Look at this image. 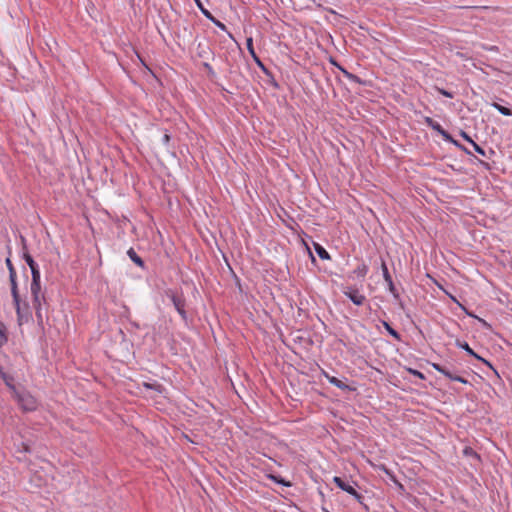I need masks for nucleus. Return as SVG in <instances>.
I'll return each instance as SVG.
<instances>
[{
  "label": "nucleus",
  "instance_id": "nucleus-10",
  "mask_svg": "<svg viewBox=\"0 0 512 512\" xmlns=\"http://www.w3.org/2000/svg\"><path fill=\"white\" fill-rule=\"evenodd\" d=\"M431 129L439 133L444 140L452 141V136L445 129H443V127L438 122L435 121L431 126Z\"/></svg>",
  "mask_w": 512,
  "mask_h": 512
},
{
  "label": "nucleus",
  "instance_id": "nucleus-32",
  "mask_svg": "<svg viewBox=\"0 0 512 512\" xmlns=\"http://www.w3.org/2000/svg\"><path fill=\"white\" fill-rule=\"evenodd\" d=\"M198 48H199L198 55L200 57H205L206 54L209 52V48L208 47L205 49V48H202L201 45H199Z\"/></svg>",
  "mask_w": 512,
  "mask_h": 512
},
{
  "label": "nucleus",
  "instance_id": "nucleus-45",
  "mask_svg": "<svg viewBox=\"0 0 512 512\" xmlns=\"http://www.w3.org/2000/svg\"><path fill=\"white\" fill-rule=\"evenodd\" d=\"M480 163H481L482 165L488 166V164H487V163H485L484 161H480Z\"/></svg>",
  "mask_w": 512,
  "mask_h": 512
},
{
  "label": "nucleus",
  "instance_id": "nucleus-22",
  "mask_svg": "<svg viewBox=\"0 0 512 512\" xmlns=\"http://www.w3.org/2000/svg\"><path fill=\"white\" fill-rule=\"evenodd\" d=\"M246 46H247V49H248L250 55L253 58H256V53H255V50H254V47H253V39H252V37L247 38Z\"/></svg>",
  "mask_w": 512,
  "mask_h": 512
},
{
  "label": "nucleus",
  "instance_id": "nucleus-24",
  "mask_svg": "<svg viewBox=\"0 0 512 512\" xmlns=\"http://www.w3.org/2000/svg\"><path fill=\"white\" fill-rule=\"evenodd\" d=\"M0 374H1V377L4 380L5 384L7 386H9L10 388H13L14 387L13 384H12V382L14 380L13 377L7 375L6 373H4L2 371H0Z\"/></svg>",
  "mask_w": 512,
  "mask_h": 512
},
{
  "label": "nucleus",
  "instance_id": "nucleus-8",
  "mask_svg": "<svg viewBox=\"0 0 512 512\" xmlns=\"http://www.w3.org/2000/svg\"><path fill=\"white\" fill-rule=\"evenodd\" d=\"M325 377H326V379L328 380V382L330 384L336 386L337 388H339L341 390H344V391H346V390L347 391L353 390L349 385L345 384L343 381H341L337 377L330 376L327 373H325Z\"/></svg>",
  "mask_w": 512,
  "mask_h": 512
},
{
  "label": "nucleus",
  "instance_id": "nucleus-29",
  "mask_svg": "<svg viewBox=\"0 0 512 512\" xmlns=\"http://www.w3.org/2000/svg\"><path fill=\"white\" fill-rule=\"evenodd\" d=\"M35 315L37 318V322L42 323L43 322L42 307L35 308Z\"/></svg>",
  "mask_w": 512,
  "mask_h": 512
},
{
  "label": "nucleus",
  "instance_id": "nucleus-6",
  "mask_svg": "<svg viewBox=\"0 0 512 512\" xmlns=\"http://www.w3.org/2000/svg\"><path fill=\"white\" fill-rule=\"evenodd\" d=\"M456 346L458 348H461V349L465 350L470 356H473L474 358H476V359L480 360L481 362H483L489 368L493 369L491 363L488 360H486V359L482 358L481 356H479L477 353H475L474 350L468 345L467 342H464V341H461V340L458 339V340H456Z\"/></svg>",
  "mask_w": 512,
  "mask_h": 512
},
{
  "label": "nucleus",
  "instance_id": "nucleus-20",
  "mask_svg": "<svg viewBox=\"0 0 512 512\" xmlns=\"http://www.w3.org/2000/svg\"><path fill=\"white\" fill-rule=\"evenodd\" d=\"M41 292V284L40 282L31 281V294L32 298H36V295H39Z\"/></svg>",
  "mask_w": 512,
  "mask_h": 512
},
{
  "label": "nucleus",
  "instance_id": "nucleus-14",
  "mask_svg": "<svg viewBox=\"0 0 512 512\" xmlns=\"http://www.w3.org/2000/svg\"><path fill=\"white\" fill-rule=\"evenodd\" d=\"M493 108H495L499 113H501L504 116H511L512 115V109L505 107L503 105H500L497 102H493L491 104Z\"/></svg>",
  "mask_w": 512,
  "mask_h": 512
},
{
  "label": "nucleus",
  "instance_id": "nucleus-31",
  "mask_svg": "<svg viewBox=\"0 0 512 512\" xmlns=\"http://www.w3.org/2000/svg\"><path fill=\"white\" fill-rule=\"evenodd\" d=\"M348 79H349L350 81L355 82V83H358V84H362V83H363V82H362V80H361L357 75H355V74H353V73L349 76V78H348Z\"/></svg>",
  "mask_w": 512,
  "mask_h": 512
},
{
  "label": "nucleus",
  "instance_id": "nucleus-2",
  "mask_svg": "<svg viewBox=\"0 0 512 512\" xmlns=\"http://www.w3.org/2000/svg\"><path fill=\"white\" fill-rule=\"evenodd\" d=\"M170 299H171L175 309L177 310V312L181 316V318L184 321H187V313H186V310H185L186 301H185V298L183 297V295L182 294L172 293L170 295Z\"/></svg>",
  "mask_w": 512,
  "mask_h": 512
},
{
  "label": "nucleus",
  "instance_id": "nucleus-13",
  "mask_svg": "<svg viewBox=\"0 0 512 512\" xmlns=\"http://www.w3.org/2000/svg\"><path fill=\"white\" fill-rule=\"evenodd\" d=\"M314 249H315V252L317 253V255L322 260H329L330 259L329 253L327 252V250L322 245H320L318 243H314Z\"/></svg>",
  "mask_w": 512,
  "mask_h": 512
},
{
  "label": "nucleus",
  "instance_id": "nucleus-41",
  "mask_svg": "<svg viewBox=\"0 0 512 512\" xmlns=\"http://www.w3.org/2000/svg\"><path fill=\"white\" fill-rule=\"evenodd\" d=\"M410 371H411V373H412L413 375H415V376H417V377H419V378H421V379H424V375H423V373H421L420 371H417V370H410Z\"/></svg>",
  "mask_w": 512,
  "mask_h": 512
},
{
  "label": "nucleus",
  "instance_id": "nucleus-1",
  "mask_svg": "<svg viewBox=\"0 0 512 512\" xmlns=\"http://www.w3.org/2000/svg\"><path fill=\"white\" fill-rule=\"evenodd\" d=\"M333 482L336 484V486L338 488H340L341 490L347 492L348 494L352 495L355 499H357L359 502H361V499L363 498V496L361 494H359L356 489L349 484L348 481L344 480L343 478L341 477H338V476H335L333 478Z\"/></svg>",
  "mask_w": 512,
  "mask_h": 512
},
{
  "label": "nucleus",
  "instance_id": "nucleus-42",
  "mask_svg": "<svg viewBox=\"0 0 512 512\" xmlns=\"http://www.w3.org/2000/svg\"><path fill=\"white\" fill-rule=\"evenodd\" d=\"M459 149H461L462 151H464L466 154H471V152L462 144H460V147Z\"/></svg>",
  "mask_w": 512,
  "mask_h": 512
},
{
  "label": "nucleus",
  "instance_id": "nucleus-26",
  "mask_svg": "<svg viewBox=\"0 0 512 512\" xmlns=\"http://www.w3.org/2000/svg\"><path fill=\"white\" fill-rule=\"evenodd\" d=\"M41 298L44 299V296H41L40 294L36 295V298H32L34 309L41 307Z\"/></svg>",
  "mask_w": 512,
  "mask_h": 512
},
{
  "label": "nucleus",
  "instance_id": "nucleus-19",
  "mask_svg": "<svg viewBox=\"0 0 512 512\" xmlns=\"http://www.w3.org/2000/svg\"><path fill=\"white\" fill-rule=\"evenodd\" d=\"M383 326L385 327V329L387 330V332L392 336L394 337L396 340H400L401 339V336L399 334V332H397L395 329H393L391 327V325L386 322V321H383Z\"/></svg>",
  "mask_w": 512,
  "mask_h": 512
},
{
  "label": "nucleus",
  "instance_id": "nucleus-36",
  "mask_svg": "<svg viewBox=\"0 0 512 512\" xmlns=\"http://www.w3.org/2000/svg\"><path fill=\"white\" fill-rule=\"evenodd\" d=\"M255 60V62L257 63V65L264 71V72H267V69L266 67L264 66V64L261 62V60L259 59V57L256 55V58H253Z\"/></svg>",
  "mask_w": 512,
  "mask_h": 512
},
{
  "label": "nucleus",
  "instance_id": "nucleus-25",
  "mask_svg": "<svg viewBox=\"0 0 512 512\" xmlns=\"http://www.w3.org/2000/svg\"><path fill=\"white\" fill-rule=\"evenodd\" d=\"M31 275H32V281L40 282V270H39V267L33 268V270H31Z\"/></svg>",
  "mask_w": 512,
  "mask_h": 512
},
{
  "label": "nucleus",
  "instance_id": "nucleus-3",
  "mask_svg": "<svg viewBox=\"0 0 512 512\" xmlns=\"http://www.w3.org/2000/svg\"><path fill=\"white\" fill-rule=\"evenodd\" d=\"M381 269H382V273H383V278L385 280V282L387 283L388 285V289L389 291L392 293L393 297L398 300L400 298L399 296V293L393 283V280H392V277L389 273V270H388V267L385 263L384 260H382V263H381Z\"/></svg>",
  "mask_w": 512,
  "mask_h": 512
},
{
  "label": "nucleus",
  "instance_id": "nucleus-46",
  "mask_svg": "<svg viewBox=\"0 0 512 512\" xmlns=\"http://www.w3.org/2000/svg\"><path fill=\"white\" fill-rule=\"evenodd\" d=\"M489 154H494V151L492 149L489 150Z\"/></svg>",
  "mask_w": 512,
  "mask_h": 512
},
{
  "label": "nucleus",
  "instance_id": "nucleus-12",
  "mask_svg": "<svg viewBox=\"0 0 512 512\" xmlns=\"http://www.w3.org/2000/svg\"><path fill=\"white\" fill-rule=\"evenodd\" d=\"M21 402L26 410L32 411L36 409V401L32 396L22 397Z\"/></svg>",
  "mask_w": 512,
  "mask_h": 512
},
{
  "label": "nucleus",
  "instance_id": "nucleus-40",
  "mask_svg": "<svg viewBox=\"0 0 512 512\" xmlns=\"http://www.w3.org/2000/svg\"><path fill=\"white\" fill-rule=\"evenodd\" d=\"M434 120L430 117H425V123L427 124L428 127L431 128V126L434 124Z\"/></svg>",
  "mask_w": 512,
  "mask_h": 512
},
{
  "label": "nucleus",
  "instance_id": "nucleus-23",
  "mask_svg": "<svg viewBox=\"0 0 512 512\" xmlns=\"http://www.w3.org/2000/svg\"><path fill=\"white\" fill-rule=\"evenodd\" d=\"M471 145L476 153L480 154L483 157L489 158L486 151L480 145H478L476 142H472Z\"/></svg>",
  "mask_w": 512,
  "mask_h": 512
},
{
  "label": "nucleus",
  "instance_id": "nucleus-38",
  "mask_svg": "<svg viewBox=\"0 0 512 512\" xmlns=\"http://www.w3.org/2000/svg\"><path fill=\"white\" fill-rule=\"evenodd\" d=\"M195 3L197 5V7L200 9V11L202 12V14L204 15V12L205 11H208L202 4V2L200 0H195Z\"/></svg>",
  "mask_w": 512,
  "mask_h": 512
},
{
  "label": "nucleus",
  "instance_id": "nucleus-27",
  "mask_svg": "<svg viewBox=\"0 0 512 512\" xmlns=\"http://www.w3.org/2000/svg\"><path fill=\"white\" fill-rule=\"evenodd\" d=\"M436 89H437V91H438L441 95H443V96H445V97H447V98H453V97H454L453 93H452V92H450V91H447V90H445V89H443V88H439V87H436Z\"/></svg>",
  "mask_w": 512,
  "mask_h": 512
},
{
  "label": "nucleus",
  "instance_id": "nucleus-9",
  "mask_svg": "<svg viewBox=\"0 0 512 512\" xmlns=\"http://www.w3.org/2000/svg\"><path fill=\"white\" fill-rule=\"evenodd\" d=\"M17 275L16 273H12L11 276H9L10 284H11V295L13 297V302L20 301V295L18 291V285H17Z\"/></svg>",
  "mask_w": 512,
  "mask_h": 512
},
{
  "label": "nucleus",
  "instance_id": "nucleus-18",
  "mask_svg": "<svg viewBox=\"0 0 512 512\" xmlns=\"http://www.w3.org/2000/svg\"><path fill=\"white\" fill-rule=\"evenodd\" d=\"M23 259L29 266L30 270H33V268L38 267V264L34 261L33 257L27 251L23 252Z\"/></svg>",
  "mask_w": 512,
  "mask_h": 512
},
{
  "label": "nucleus",
  "instance_id": "nucleus-35",
  "mask_svg": "<svg viewBox=\"0 0 512 512\" xmlns=\"http://www.w3.org/2000/svg\"><path fill=\"white\" fill-rule=\"evenodd\" d=\"M255 60V62L257 63V65L264 71V72H267V69L266 67L264 66V64L261 62V60L259 59V57L256 55V58H253Z\"/></svg>",
  "mask_w": 512,
  "mask_h": 512
},
{
  "label": "nucleus",
  "instance_id": "nucleus-43",
  "mask_svg": "<svg viewBox=\"0 0 512 512\" xmlns=\"http://www.w3.org/2000/svg\"><path fill=\"white\" fill-rule=\"evenodd\" d=\"M450 142H451L452 144H454L456 147H458V148L460 147V144H461V143H459L458 141L454 140L453 138H452V141H450Z\"/></svg>",
  "mask_w": 512,
  "mask_h": 512
},
{
  "label": "nucleus",
  "instance_id": "nucleus-30",
  "mask_svg": "<svg viewBox=\"0 0 512 512\" xmlns=\"http://www.w3.org/2000/svg\"><path fill=\"white\" fill-rule=\"evenodd\" d=\"M331 62H332V64H334L336 67H338L342 71V73L344 74V76L346 78H349V76L352 74L349 71H347L345 68H343L342 66L337 64V62H335L334 60H331Z\"/></svg>",
  "mask_w": 512,
  "mask_h": 512
},
{
  "label": "nucleus",
  "instance_id": "nucleus-5",
  "mask_svg": "<svg viewBox=\"0 0 512 512\" xmlns=\"http://www.w3.org/2000/svg\"><path fill=\"white\" fill-rule=\"evenodd\" d=\"M344 295L348 297L357 306H361L366 300V297L363 294H361L358 291V289L352 287H348L344 291Z\"/></svg>",
  "mask_w": 512,
  "mask_h": 512
},
{
  "label": "nucleus",
  "instance_id": "nucleus-21",
  "mask_svg": "<svg viewBox=\"0 0 512 512\" xmlns=\"http://www.w3.org/2000/svg\"><path fill=\"white\" fill-rule=\"evenodd\" d=\"M270 478L278 483V484H281L283 486H286V487H290L291 486V483L287 480H285L284 478L280 477V476H276V475H270Z\"/></svg>",
  "mask_w": 512,
  "mask_h": 512
},
{
  "label": "nucleus",
  "instance_id": "nucleus-17",
  "mask_svg": "<svg viewBox=\"0 0 512 512\" xmlns=\"http://www.w3.org/2000/svg\"><path fill=\"white\" fill-rule=\"evenodd\" d=\"M204 16L209 19L211 22H213L217 27H219L220 29L222 30H226V26L221 22L219 21L218 19H216L209 11H205L204 12Z\"/></svg>",
  "mask_w": 512,
  "mask_h": 512
},
{
  "label": "nucleus",
  "instance_id": "nucleus-47",
  "mask_svg": "<svg viewBox=\"0 0 512 512\" xmlns=\"http://www.w3.org/2000/svg\"><path fill=\"white\" fill-rule=\"evenodd\" d=\"M322 510H323V512H330V511H328V510H327L326 508H324V507L322 508Z\"/></svg>",
  "mask_w": 512,
  "mask_h": 512
},
{
  "label": "nucleus",
  "instance_id": "nucleus-37",
  "mask_svg": "<svg viewBox=\"0 0 512 512\" xmlns=\"http://www.w3.org/2000/svg\"><path fill=\"white\" fill-rule=\"evenodd\" d=\"M460 135H461V137H463V139H465V140H466V141H468L469 143H471V144H472V142H474V141L471 139V137H470V136H469L465 131L461 130Z\"/></svg>",
  "mask_w": 512,
  "mask_h": 512
},
{
  "label": "nucleus",
  "instance_id": "nucleus-11",
  "mask_svg": "<svg viewBox=\"0 0 512 512\" xmlns=\"http://www.w3.org/2000/svg\"><path fill=\"white\" fill-rule=\"evenodd\" d=\"M127 255L131 259L132 262H134L137 266L143 268L144 267V261L142 258L135 252L133 248H130L127 251Z\"/></svg>",
  "mask_w": 512,
  "mask_h": 512
},
{
  "label": "nucleus",
  "instance_id": "nucleus-34",
  "mask_svg": "<svg viewBox=\"0 0 512 512\" xmlns=\"http://www.w3.org/2000/svg\"><path fill=\"white\" fill-rule=\"evenodd\" d=\"M464 453H465V454H467V455H473L474 457H476V458H478V459H479V455H478L476 452H474V451L472 450V448H468V447H467V448H465V449H464Z\"/></svg>",
  "mask_w": 512,
  "mask_h": 512
},
{
  "label": "nucleus",
  "instance_id": "nucleus-15",
  "mask_svg": "<svg viewBox=\"0 0 512 512\" xmlns=\"http://www.w3.org/2000/svg\"><path fill=\"white\" fill-rule=\"evenodd\" d=\"M368 272V266L364 263L358 265L354 271L353 274H355L359 278H364Z\"/></svg>",
  "mask_w": 512,
  "mask_h": 512
},
{
  "label": "nucleus",
  "instance_id": "nucleus-16",
  "mask_svg": "<svg viewBox=\"0 0 512 512\" xmlns=\"http://www.w3.org/2000/svg\"><path fill=\"white\" fill-rule=\"evenodd\" d=\"M383 471L385 472V474L389 477V479L398 487V489L400 491H404V486L403 484H401L397 478L395 477V475L387 468L383 467Z\"/></svg>",
  "mask_w": 512,
  "mask_h": 512
},
{
  "label": "nucleus",
  "instance_id": "nucleus-28",
  "mask_svg": "<svg viewBox=\"0 0 512 512\" xmlns=\"http://www.w3.org/2000/svg\"><path fill=\"white\" fill-rule=\"evenodd\" d=\"M5 263H6V266H7L8 270H9V276H11L12 273H16L15 268H14L10 258H7Z\"/></svg>",
  "mask_w": 512,
  "mask_h": 512
},
{
  "label": "nucleus",
  "instance_id": "nucleus-7",
  "mask_svg": "<svg viewBox=\"0 0 512 512\" xmlns=\"http://www.w3.org/2000/svg\"><path fill=\"white\" fill-rule=\"evenodd\" d=\"M16 314H17V321L19 325H22L24 322H28L31 315L28 311V305L25 304L26 311H23L21 307L20 301L14 302Z\"/></svg>",
  "mask_w": 512,
  "mask_h": 512
},
{
  "label": "nucleus",
  "instance_id": "nucleus-33",
  "mask_svg": "<svg viewBox=\"0 0 512 512\" xmlns=\"http://www.w3.org/2000/svg\"><path fill=\"white\" fill-rule=\"evenodd\" d=\"M203 67L206 69V71L208 72V74H210V75H214V70H213L212 66H211L209 63L204 62V63H203Z\"/></svg>",
  "mask_w": 512,
  "mask_h": 512
},
{
  "label": "nucleus",
  "instance_id": "nucleus-39",
  "mask_svg": "<svg viewBox=\"0 0 512 512\" xmlns=\"http://www.w3.org/2000/svg\"><path fill=\"white\" fill-rule=\"evenodd\" d=\"M162 142L165 145H168L170 142V135L166 132L162 137Z\"/></svg>",
  "mask_w": 512,
  "mask_h": 512
},
{
  "label": "nucleus",
  "instance_id": "nucleus-44",
  "mask_svg": "<svg viewBox=\"0 0 512 512\" xmlns=\"http://www.w3.org/2000/svg\"><path fill=\"white\" fill-rule=\"evenodd\" d=\"M479 321H480L484 326H489L485 320H483V319L479 318Z\"/></svg>",
  "mask_w": 512,
  "mask_h": 512
},
{
  "label": "nucleus",
  "instance_id": "nucleus-4",
  "mask_svg": "<svg viewBox=\"0 0 512 512\" xmlns=\"http://www.w3.org/2000/svg\"><path fill=\"white\" fill-rule=\"evenodd\" d=\"M432 367L436 371H438L439 373L443 374L445 377H447L450 380L458 381V382L463 383V384H467L468 383V380H466L465 378H463V377H461L459 375L453 374L447 367H445V366H443L441 364L433 363Z\"/></svg>",
  "mask_w": 512,
  "mask_h": 512
}]
</instances>
